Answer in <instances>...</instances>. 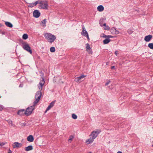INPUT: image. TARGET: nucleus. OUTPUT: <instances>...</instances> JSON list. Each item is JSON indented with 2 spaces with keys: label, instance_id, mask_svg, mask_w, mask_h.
Returning <instances> with one entry per match:
<instances>
[{
  "label": "nucleus",
  "instance_id": "f257e3e1",
  "mask_svg": "<svg viewBox=\"0 0 153 153\" xmlns=\"http://www.w3.org/2000/svg\"><path fill=\"white\" fill-rule=\"evenodd\" d=\"M44 36L46 39L51 43L53 42L56 39V36L50 33H45Z\"/></svg>",
  "mask_w": 153,
  "mask_h": 153
},
{
  "label": "nucleus",
  "instance_id": "f03ea898",
  "mask_svg": "<svg viewBox=\"0 0 153 153\" xmlns=\"http://www.w3.org/2000/svg\"><path fill=\"white\" fill-rule=\"evenodd\" d=\"M21 42L23 45L22 46L23 48L30 54H32V51L29 45L27 42H25L23 40H22Z\"/></svg>",
  "mask_w": 153,
  "mask_h": 153
},
{
  "label": "nucleus",
  "instance_id": "7ed1b4c3",
  "mask_svg": "<svg viewBox=\"0 0 153 153\" xmlns=\"http://www.w3.org/2000/svg\"><path fill=\"white\" fill-rule=\"evenodd\" d=\"M35 109L34 105H32L28 107L26 110L25 115L26 116L30 115L32 113V111Z\"/></svg>",
  "mask_w": 153,
  "mask_h": 153
},
{
  "label": "nucleus",
  "instance_id": "20e7f679",
  "mask_svg": "<svg viewBox=\"0 0 153 153\" xmlns=\"http://www.w3.org/2000/svg\"><path fill=\"white\" fill-rule=\"evenodd\" d=\"M40 6L42 9H47L48 7V1L46 0L40 1Z\"/></svg>",
  "mask_w": 153,
  "mask_h": 153
},
{
  "label": "nucleus",
  "instance_id": "39448f33",
  "mask_svg": "<svg viewBox=\"0 0 153 153\" xmlns=\"http://www.w3.org/2000/svg\"><path fill=\"white\" fill-rule=\"evenodd\" d=\"M101 131L100 130L96 129L95 131H93L90 135L89 137L92 138L94 140L96 138L98 134Z\"/></svg>",
  "mask_w": 153,
  "mask_h": 153
},
{
  "label": "nucleus",
  "instance_id": "423d86ee",
  "mask_svg": "<svg viewBox=\"0 0 153 153\" xmlns=\"http://www.w3.org/2000/svg\"><path fill=\"white\" fill-rule=\"evenodd\" d=\"M33 16L36 18H38L40 15V13L38 10H36L34 11L33 13Z\"/></svg>",
  "mask_w": 153,
  "mask_h": 153
},
{
  "label": "nucleus",
  "instance_id": "0eeeda50",
  "mask_svg": "<svg viewBox=\"0 0 153 153\" xmlns=\"http://www.w3.org/2000/svg\"><path fill=\"white\" fill-rule=\"evenodd\" d=\"M86 50L89 54H92V49L90 47V45L88 43H87L86 44Z\"/></svg>",
  "mask_w": 153,
  "mask_h": 153
},
{
  "label": "nucleus",
  "instance_id": "6e6552de",
  "mask_svg": "<svg viewBox=\"0 0 153 153\" xmlns=\"http://www.w3.org/2000/svg\"><path fill=\"white\" fill-rule=\"evenodd\" d=\"M26 110L25 109H21L18 111L17 112V114L20 116H22L24 114L25 115V112Z\"/></svg>",
  "mask_w": 153,
  "mask_h": 153
},
{
  "label": "nucleus",
  "instance_id": "1a4fd4ad",
  "mask_svg": "<svg viewBox=\"0 0 153 153\" xmlns=\"http://www.w3.org/2000/svg\"><path fill=\"white\" fill-rule=\"evenodd\" d=\"M56 100H54L52 102H51L48 107L46 109V111H45V113H46L47 111L50 109L51 108H52L54 105L55 104V102H56Z\"/></svg>",
  "mask_w": 153,
  "mask_h": 153
},
{
  "label": "nucleus",
  "instance_id": "9d476101",
  "mask_svg": "<svg viewBox=\"0 0 153 153\" xmlns=\"http://www.w3.org/2000/svg\"><path fill=\"white\" fill-rule=\"evenodd\" d=\"M152 38V36L151 35H149L146 36L144 38V40L146 42H149Z\"/></svg>",
  "mask_w": 153,
  "mask_h": 153
},
{
  "label": "nucleus",
  "instance_id": "9b49d317",
  "mask_svg": "<svg viewBox=\"0 0 153 153\" xmlns=\"http://www.w3.org/2000/svg\"><path fill=\"white\" fill-rule=\"evenodd\" d=\"M22 146V144L21 143H19L18 142H16L13 143V148H16L21 147Z\"/></svg>",
  "mask_w": 153,
  "mask_h": 153
},
{
  "label": "nucleus",
  "instance_id": "f8f14e48",
  "mask_svg": "<svg viewBox=\"0 0 153 153\" xmlns=\"http://www.w3.org/2000/svg\"><path fill=\"white\" fill-rule=\"evenodd\" d=\"M94 140L92 138L90 137V138L86 140L85 143L87 145H88L90 143H92L94 141Z\"/></svg>",
  "mask_w": 153,
  "mask_h": 153
},
{
  "label": "nucleus",
  "instance_id": "ddd939ff",
  "mask_svg": "<svg viewBox=\"0 0 153 153\" xmlns=\"http://www.w3.org/2000/svg\"><path fill=\"white\" fill-rule=\"evenodd\" d=\"M87 34H88L87 32L86 31L84 26H83L82 27V31L81 33V34L82 35L85 36Z\"/></svg>",
  "mask_w": 153,
  "mask_h": 153
},
{
  "label": "nucleus",
  "instance_id": "4468645a",
  "mask_svg": "<svg viewBox=\"0 0 153 153\" xmlns=\"http://www.w3.org/2000/svg\"><path fill=\"white\" fill-rule=\"evenodd\" d=\"M27 139L28 141L31 142L33 141L34 139L33 136L31 135L27 137Z\"/></svg>",
  "mask_w": 153,
  "mask_h": 153
},
{
  "label": "nucleus",
  "instance_id": "2eb2a0df",
  "mask_svg": "<svg viewBox=\"0 0 153 153\" xmlns=\"http://www.w3.org/2000/svg\"><path fill=\"white\" fill-rule=\"evenodd\" d=\"M42 82H41V81L39 83V84L40 85V87H39V86L38 87L39 88V89L40 91H41L42 89V87L43 86V85L44 84L45 81L44 80V79L43 78L42 79V80L41 81Z\"/></svg>",
  "mask_w": 153,
  "mask_h": 153
},
{
  "label": "nucleus",
  "instance_id": "dca6fc26",
  "mask_svg": "<svg viewBox=\"0 0 153 153\" xmlns=\"http://www.w3.org/2000/svg\"><path fill=\"white\" fill-rule=\"evenodd\" d=\"M42 94V92L41 91H37L36 93V95H35V98H37V97H40V98Z\"/></svg>",
  "mask_w": 153,
  "mask_h": 153
},
{
  "label": "nucleus",
  "instance_id": "f3484780",
  "mask_svg": "<svg viewBox=\"0 0 153 153\" xmlns=\"http://www.w3.org/2000/svg\"><path fill=\"white\" fill-rule=\"evenodd\" d=\"M33 149V147L32 145H30L25 148V150L26 151H28L32 150Z\"/></svg>",
  "mask_w": 153,
  "mask_h": 153
},
{
  "label": "nucleus",
  "instance_id": "a211bd4d",
  "mask_svg": "<svg viewBox=\"0 0 153 153\" xmlns=\"http://www.w3.org/2000/svg\"><path fill=\"white\" fill-rule=\"evenodd\" d=\"M97 10L99 12H102L104 10V8L102 5H100L98 6L97 7Z\"/></svg>",
  "mask_w": 153,
  "mask_h": 153
},
{
  "label": "nucleus",
  "instance_id": "6ab92c4d",
  "mask_svg": "<svg viewBox=\"0 0 153 153\" xmlns=\"http://www.w3.org/2000/svg\"><path fill=\"white\" fill-rule=\"evenodd\" d=\"M5 25L8 27H13V25L10 22H5Z\"/></svg>",
  "mask_w": 153,
  "mask_h": 153
},
{
  "label": "nucleus",
  "instance_id": "aec40b11",
  "mask_svg": "<svg viewBox=\"0 0 153 153\" xmlns=\"http://www.w3.org/2000/svg\"><path fill=\"white\" fill-rule=\"evenodd\" d=\"M111 41V40L109 39L106 38L103 41V43L104 44H106L109 43Z\"/></svg>",
  "mask_w": 153,
  "mask_h": 153
},
{
  "label": "nucleus",
  "instance_id": "412c9836",
  "mask_svg": "<svg viewBox=\"0 0 153 153\" xmlns=\"http://www.w3.org/2000/svg\"><path fill=\"white\" fill-rule=\"evenodd\" d=\"M36 100L33 102V105H34V107H35V105L38 102L39 100H40V97H37V98H35Z\"/></svg>",
  "mask_w": 153,
  "mask_h": 153
},
{
  "label": "nucleus",
  "instance_id": "4be33fe9",
  "mask_svg": "<svg viewBox=\"0 0 153 153\" xmlns=\"http://www.w3.org/2000/svg\"><path fill=\"white\" fill-rule=\"evenodd\" d=\"M42 23V25L43 27H45L46 26L45 24L46 23V19H44L41 22Z\"/></svg>",
  "mask_w": 153,
  "mask_h": 153
},
{
  "label": "nucleus",
  "instance_id": "5701e85b",
  "mask_svg": "<svg viewBox=\"0 0 153 153\" xmlns=\"http://www.w3.org/2000/svg\"><path fill=\"white\" fill-rule=\"evenodd\" d=\"M28 35L27 34L25 33L22 36V39H23L26 40L28 38Z\"/></svg>",
  "mask_w": 153,
  "mask_h": 153
},
{
  "label": "nucleus",
  "instance_id": "b1692460",
  "mask_svg": "<svg viewBox=\"0 0 153 153\" xmlns=\"http://www.w3.org/2000/svg\"><path fill=\"white\" fill-rule=\"evenodd\" d=\"M148 47L151 49H153V43H149L148 45Z\"/></svg>",
  "mask_w": 153,
  "mask_h": 153
},
{
  "label": "nucleus",
  "instance_id": "393cba45",
  "mask_svg": "<svg viewBox=\"0 0 153 153\" xmlns=\"http://www.w3.org/2000/svg\"><path fill=\"white\" fill-rule=\"evenodd\" d=\"M50 51L51 52H54L55 51V49L54 47H52L50 48Z\"/></svg>",
  "mask_w": 153,
  "mask_h": 153
},
{
  "label": "nucleus",
  "instance_id": "a878e982",
  "mask_svg": "<svg viewBox=\"0 0 153 153\" xmlns=\"http://www.w3.org/2000/svg\"><path fill=\"white\" fill-rule=\"evenodd\" d=\"M72 117L74 119H76L77 118V115L74 114H72Z\"/></svg>",
  "mask_w": 153,
  "mask_h": 153
},
{
  "label": "nucleus",
  "instance_id": "bb28decb",
  "mask_svg": "<svg viewBox=\"0 0 153 153\" xmlns=\"http://www.w3.org/2000/svg\"><path fill=\"white\" fill-rule=\"evenodd\" d=\"M86 76H85L84 75H81L80 76H79L78 77L79 78V79H80L81 81L82 79L84 78Z\"/></svg>",
  "mask_w": 153,
  "mask_h": 153
},
{
  "label": "nucleus",
  "instance_id": "cd10ccee",
  "mask_svg": "<svg viewBox=\"0 0 153 153\" xmlns=\"http://www.w3.org/2000/svg\"><path fill=\"white\" fill-rule=\"evenodd\" d=\"M40 3H41L40 1L38 0L36 1L34 3H33V4H34V6H36L38 4H40Z\"/></svg>",
  "mask_w": 153,
  "mask_h": 153
},
{
  "label": "nucleus",
  "instance_id": "c85d7f7f",
  "mask_svg": "<svg viewBox=\"0 0 153 153\" xmlns=\"http://www.w3.org/2000/svg\"><path fill=\"white\" fill-rule=\"evenodd\" d=\"M133 31H132L131 29H129L128 30V33L129 34H131L133 33Z\"/></svg>",
  "mask_w": 153,
  "mask_h": 153
},
{
  "label": "nucleus",
  "instance_id": "c756f323",
  "mask_svg": "<svg viewBox=\"0 0 153 153\" xmlns=\"http://www.w3.org/2000/svg\"><path fill=\"white\" fill-rule=\"evenodd\" d=\"M75 81L77 82H79V81H80V80L79 79V78L78 77L75 78Z\"/></svg>",
  "mask_w": 153,
  "mask_h": 153
},
{
  "label": "nucleus",
  "instance_id": "7c9ffc66",
  "mask_svg": "<svg viewBox=\"0 0 153 153\" xmlns=\"http://www.w3.org/2000/svg\"><path fill=\"white\" fill-rule=\"evenodd\" d=\"M74 137L73 136L71 135L70 136L69 139L68 140L69 141V140H71L74 138Z\"/></svg>",
  "mask_w": 153,
  "mask_h": 153
},
{
  "label": "nucleus",
  "instance_id": "2f4dec72",
  "mask_svg": "<svg viewBox=\"0 0 153 153\" xmlns=\"http://www.w3.org/2000/svg\"><path fill=\"white\" fill-rule=\"evenodd\" d=\"M116 28L114 27L112 28L111 30V33L114 32Z\"/></svg>",
  "mask_w": 153,
  "mask_h": 153
},
{
  "label": "nucleus",
  "instance_id": "473e14b6",
  "mask_svg": "<svg viewBox=\"0 0 153 153\" xmlns=\"http://www.w3.org/2000/svg\"><path fill=\"white\" fill-rule=\"evenodd\" d=\"M111 81L110 80H109L105 84V86H107L110 82Z\"/></svg>",
  "mask_w": 153,
  "mask_h": 153
},
{
  "label": "nucleus",
  "instance_id": "72a5a7b5",
  "mask_svg": "<svg viewBox=\"0 0 153 153\" xmlns=\"http://www.w3.org/2000/svg\"><path fill=\"white\" fill-rule=\"evenodd\" d=\"M114 32L116 34H117L119 33V31L117 30L116 29H115V30Z\"/></svg>",
  "mask_w": 153,
  "mask_h": 153
},
{
  "label": "nucleus",
  "instance_id": "f704fd0d",
  "mask_svg": "<svg viewBox=\"0 0 153 153\" xmlns=\"http://www.w3.org/2000/svg\"><path fill=\"white\" fill-rule=\"evenodd\" d=\"M7 122L10 124H12V121L11 120H7Z\"/></svg>",
  "mask_w": 153,
  "mask_h": 153
},
{
  "label": "nucleus",
  "instance_id": "c9c22d12",
  "mask_svg": "<svg viewBox=\"0 0 153 153\" xmlns=\"http://www.w3.org/2000/svg\"><path fill=\"white\" fill-rule=\"evenodd\" d=\"M34 6V4H33H33H30L28 6V7H32Z\"/></svg>",
  "mask_w": 153,
  "mask_h": 153
},
{
  "label": "nucleus",
  "instance_id": "e433bc0d",
  "mask_svg": "<svg viewBox=\"0 0 153 153\" xmlns=\"http://www.w3.org/2000/svg\"><path fill=\"white\" fill-rule=\"evenodd\" d=\"M105 29L107 30H109L110 27L108 26H106L105 28Z\"/></svg>",
  "mask_w": 153,
  "mask_h": 153
},
{
  "label": "nucleus",
  "instance_id": "4c0bfd02",
  "mask_svg": "<svg viewBox=\"0 0 153 153\" xmlns=\"http://www.w3.org/2000/svg\"><path fill=\"white\" fill-rule=\"evenodd\" d=\"M103 36H102L103 38H108V35H106L104 34H103Z\"/></svg>",
  "mask_w": 153,
  "mask_h": 153
},
{
  "label": "nucleus",
  "instance_id": "58836bf2",
  "mask_svg": "<svg viewBox=\"0 0 153 153\" xmlns=\"http://www.w3.org/2000/svg\"><path fill=\"white\" fill-rule=\"evenodd\" d=\"M5 144V143H4L3 142H2V143H0V146H4V145Z\"/></svg>",
  "mask_w": 153,
  "mask_h": 153
},
{
  "label": "nucleus",
  "instance_id": "ea45409f",
  "mask_svg": "<svg viewBox=\"0 0 153 153\" xmlns=\"http://www.w3.org/2000/svg\"><path fill=\"white\" fill-rule=\"evenodd\" d=\"M113 36L111 35H108V38L109 39V38H113Z\"/></svg>",
  "mask_w": 153,
  "mask_h": 153
},
{
  "label": "nucleus",
  "instance_id": "a19ab883",
  "mask_svg": "<svg viewBox=\"0 0 153 153\" xmlns=\"http://www.w3.org/2000/svg\"><path fill=\"white\" fill-rule=\"evenodd\" d=\"M4 108V107L2 106H0V111H2Z\"/></svg>",
  "mask_w": 153,
  "mask_h": 153
},
{
  "label": "nucleus",
  "instance_id": "79ce46f5",
  "mask_svg": "<svg viewBox=\"0 0 153 153\" xmlns=\"http://www.w3.org/2000/svg\"><path fill=\"white\" fill-rule=\"evenodd\" d=\"M8 152V153H12V151L10 149H9Z\"/></svg>",
  "mask_w": 153,
  "mask_h": 153
},
{
  "label": "nucleus",
  "instance_id": "37998d69",
  "mask_svg": "<svg viewBox=\"0 0 153 153\" xmlns=\"http://www.w3.org/2000/svg\"><path fill=\"white\" fill-rule=\"evenodd\" d=\"M111 69H115V66H112L111 67Z\"/></svg>",
  "mask_w": 153,
  "mask_h": 153
},
{
  "label": "nucleus",
  "instance_id": "c03bdc74",
  "mask_svg": "<svg viewBox=\"0 0 153 153\" xmlns=\"http://www.w3.org/2000/svg\"><path fill=\"white\" fill-rule=\"evenodd\" d=\"M23 84H20L19 85V87H23Z\"/></svg>",
  "mask_w": 153,
  "mask_h": 153
},
{
  "label": "nucleus",
  "instance_id": "a18cd8bd",
  "mask_svg": "<svg viewBox=\"0 0 153 153\" xmlns=\"http://www.w3.org/2000/svg\"><path fill=\"white\" fill-rule=\"evenodd\" d=\"M115 54L116 55H117V51H115Z\"/></svg>",
  "mask_w": 153,
  "mask_h": 153
},
{
  "label": "nucleus",
  "instance_id": "49530a36",
  "mask_svg": "<svg viewBox=\"0 0 153 153\" xmlns=\"http://www.w3.org/2000/svg\"><path fill=\"white\" fill-rule=\"evenodd\" d=\"M1 33L3 34V35H4V34H5V32H2Z\"/></svg>",
  "mask_w": 153,
  "mask_h": 153
},
{
  "label": "nucleus",
  "instance_id": "de8ad7c7",
  "mask_svg": "<svg viewBox=\"0 0 153 153\" xmlns=\"http://www.w3.org/2000/svg\"><path fill=\"white\" fill-rule=\"evenodd\" d=\"M85 36L87 37V38L89 37V36L88 34H87Z\"/></svg>",
  "mask_w": 153,
  "mask_h": 153
},
{
  "label": "nucleus",
  "instance_id": "09e8293b",
  "mask_svg": "<svg viewBox=\"0 0 153 153\" xmlns=\"http://www.w3.org/2000/svg\"><path fill=\"white\" fill-rule=\"evenodd\" d=\"M103 26H104L105 27H106V23H104L103 25Z\"/></svg>",
  "mask_w": 153,
  "mask_h": 153
},
{
  "label": "nucleus",
  "instance_id": "8fccbe9b",
  "mask_svg": "<svg viewBox=\"0 0 153 153\" xmlns=\"http://www.w3.org/2000/svg\"><path fill=\"white\" fill-rule=\"evenodd\" d=\"M117 153H123L122 152H121V151H118V152H117Z\"/></svg>",
  "mask_w": 153,
  "mask_h": 153
},
{
  "label": "nucleus",
  "instance_id": "3c124183",
  "mask_svg": "<svg viewBox=\"0 0 153 153\" xmlns=\"http://www.w3.org/2000/svg\"><path fill=\"white\" fill-rule=\"evenodd\" d=\"M87 39L88 41H89L90 40V39L89 37L87 38Z\"/></svg>",
  "mask_w": 153,
  "mask_h": 153
},
{
  "label": "nucleus",
  "instance_id": "603ef678",
  "mask_svg": "<svg viewBox=\"0 0 153 153\" xmlns=\"http://www.w3.org/2000/svg\"><path fill=\"white\" fill-rule=\"evenodd\" d=\"M2 26V25L0 23V27Z\"/></svg>",
  "mask_w": 153,
  "mask_h": 153
},
{
  "label": "nucleus",
  "instance_id": "864d4df0",
  "mask_svg": "<svg viewBox=\"0 0 153 153\" xmlns=\"http://www.w3.org/2000/svg\"><path fill=\"white\" fill-rule=\"evenodd\" d=\"M25 123V124H24L23 125L24 126H25V123Z\"/></svg>",
  "mask_w": 153,
  "mask_h": 153
},
{
  "label": "nucleus",
  "instance_id": "5fc2aeb1",
  "mask_svg": "<svg viewBox=\"0 0 153 153\" xmlns=\"http://www.w3.org/2000/svg\"><path fill=\"white\" fill-rule=\"evenodd\" d=\"M88 153H91V152H88Z\"/></svg>",
  "mask_w": 153,
  "mask_h": 153
},
{
  "label": "nucleus",
  "instance_id": "6e6d98bb",
  "mask_svg": "<svg viewBox=\"0 0 153 153\" xmlns=\"http://www.w3.org/2000/svg\"><path fill=\"white\" fill-rule=\"evenodd\" d=\"M108 62H107V63H106V64H107V65L108 64Z\"/></svg>",
  "mask_w": 153,
  "mask_h": 153
},
{
  "label": "nucleus",
  "instance_id": "4d7b16f0",
  "mask_svg": "<svg viewBox=\"0 0 153 153\" xmlns=\"http://www.w3.org/2000/svg\"><path fill=\"white\" fill-rule=\"evenodd\" d=\"M1 97H0V98H1Z\"/></svg>",
  "mask_w": 153,
  "mask_h": 153
}]
</instances>
